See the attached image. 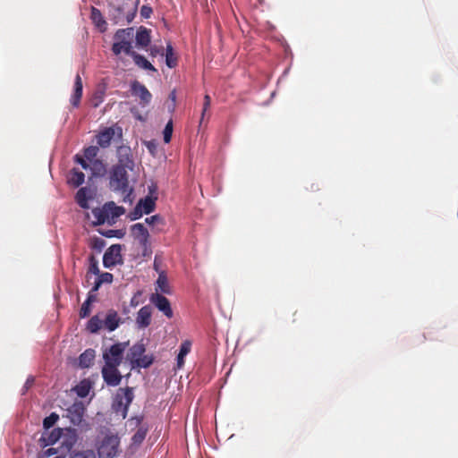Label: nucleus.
<instances>
[{
  "mask_svg": "<svg viewBox=\"0 0 458 458\" xmlns=\"http://www.w3.org/2000/svg\"><path fill=\"white\" fill-rule=\"evenodd\" d=\"M128 170L129 168L114 165L110 172V187L123 194L124 202L131 203L132 188L129 186Z\"/></svg>",
  "mask_w": 458,
  "mask_h": 458,
  "instance_id": "obj_1",
  "label": "nucleus"
},
{
  "mask_svg": "<svg viewBox=\"0 0 458 458\" xmlns=\"http://www.w3.org/2000/svg\"><path fill=\"white\" fill-rule=\"evenodd\" d=\"M140 0H136L134 3L130 4L124 3L122 5H111L109 7V19L115 25H125L131 23L138 12V5Z\"/></svg>",
  "mask_w": 458,
  "mask_h": 458,
  "instance_id": "obj_2",
  "label": "nucleus"
},
{
  "mask_svg": "<svg viewBox=\"0 0 458 458\" xmlns=\"http://www.w3.org/2000/svg\"><path fill=\"white\" fill-rule=\"evenodd\" d=\"M133 38L134 29L130 27L126 29H119L114 35V42L112 45L111 50L114 55H119L121 53H124L130 55L133 50Z\"/></svg>",
  "mask_w": 458,
  "mask_h": 458,
  "instance_id": "obj_3",
  "label": "nucleus"
},
{
  "mask_svg": "<svg viewBox=\"0 0 458 458\" xmlns=\"http://www.w3.org/2000/svg\"><path fill=\"white\" fill-rule=\"evenodd\" d=\"M146 347L142 342L133 344L128 351L126 359L130 361L132 369H147L154 361L152 354H146Z\"/></svg>",
  "mask_w": 458,
  "mask_h": 458,
  "instance_id": "obj_4",
  "label": "nucleus"
},
{
  "mask_svg": "<svg viewBox=\"0 0 458 458\" xmlns=\"http://www.w3.org/2000/svg\"><path fill=\"white\" fill-rule=\"evenodd\" d=\"M129 342L116 343L103 350L105 365L120 366Z\"/></svg>",
  "mask_w": 458,
  "mask_h": 458,
  "instance_id": "obj_5",
  "label": "nucleus"
},
{
  "mask_svg": "<svg viewBox=\"0 0 458 458\" xmlns=\"http://www.w3.org/2000/svg\"><path fill=\"white\" fill-rule=\"evenodd\" d=\"M132 400L133 393L131 388H119L114 400L113 408L116 412H122L123 418H125Z\"/></svg>",
  "mask_w": 458,
  "mask_h": 458,
  "instance_id": "obj_6",
  "label": "nucleus"
},
{
  "mask_svg": "<svg viewBox=\"0 0 458 458\" xmlns=\"http://www.w3.org/2000/svg\"><path fill=\"white\" fill-rule=\"evenodd\" d=\"M120 440L116 436H106L98 449L99 458H114L118 454Z\"/></svg>",
  "mask_w": 458,
  "mask_h": 458,
  "instance_id": "obj_7",
  "label": "nucleus"
},
{
  "mask_svg": "<svg viewBox=\"0 0 458 458\" xmlns=\"http://www.w3.org/2000/svg\"><path fill=\"white\" fill-rule=\"evenodd\" d=\"M74 161L80 164L84 170H90V178L103 177L106 174V165L101 159L88 163L81 155L77 154L74 156Z\"/></svg>",
  "mask_w": 458,
  "mask_h": 458,
  "instance_id": "obj_8",
  "label": "nucleus"
},
{
  "mask_svg": "<svg viewBox=\"0 0 458 458\" xmlns=\"http://www.w3.org/2000/svg\"><path fill=\"white\" fill-rule=\"evenodd\" d=\"M123 262L122 246L120 244L111 245L103 256V264L106 267H111Z\"/></svg>",
  "mask_w": 458,
  "mask_h": 458,
  "instance_id": "obj_9",
  "label": "nucleus"
},
{
  "mask_svg": "<svg viewBox=\"0 0 458 458\" xmlns=\"http://www.w3.org/2000/svg\"><path fill=\"white\" fill-rule=\"evenodd\" d=\"M131 232L134 239L139 242L144 252L147 251L150 247L149 233L144 225L141 223L132 225L131 226Z\"/></svg>",
  "mask_w": 458,
  "mask_h": 458,
  "instance_id": "obj_10",
  "label": "nucleus"
},
{
  "mask_svg": "<svg viewBox=\"0 0 458 458\" xmlns=\"http://www.w3.org/2000/svg\"><path fill=\"white\" fill-rule=\"evenodd\" d=\"M119 366L104 365L101 373L104 381L107 386H116L122 381V375L118 370Z\"/></svg>",
  "mask_w": 458,
  "mask_h": 458,
  "instance_id": "obj_11",
  "label": "nucleus"
},
{
  "mask_svg": "<svg viewBox=\"0 0 458 458\" xmlns=\"http://www.w3.org/2000/svg\"><path fill=\"white\" fill-rule=\"evenodd\" d=\"M131 94L140 98V104L142 106H148L152 99V95L147 87L138 81H134L131 85Z\"/></svg>",
  "mask_w": 458,
  "mask_h": 458,
  "instance_id": "obj_12",
  "label": "nucleus"
},
{
  "mask_svg": "<svg viewBox=\"0 0 458 458\" xmlns=\"http://www.w3.org/2000/svg\"><path fill=\"white\" fill-rule=\"evenodd\" d=\"M150 301L157 308L158 310L163 312V314L166 318H173L174 312L171 308L170 301H168V299L166 297H165L164 295H162L158 293H156L151 295Z\"/></svg>",
  "mask_w": 458,
  "mask_h": 458,
  "instance_id": "obj_13",
  "label": "nucleus"
},
{
  "mask_svg": "<svg viewBox=\"0 0 458 458\" xmlns=\"http://www.w3.org/2000/svg\"><path fill=\"white\" fill-rule=\"evenodd\" d=\"M118 162L115 165L129 168L132 171L134 167V161L131 154V149L127 146H120L117 148Z\"/></svg>",
  "mask_w": 458,
  "mask_h": 458,
  "instance_id": "obj_14",
  "label": "nucleus"
},
{
  "mask_svg": "<svg viewBox=\"0 0 458 458\" xmlns=\"http://www.w3.org/2000/svg\"><path fill=\"white\" fill-rule=\"evenodd\" d=\"M135 43L136 47L140 49L148 50V47L150 46L151 42V30L140 26L135 34Z\"/></svg>",
  "mask_w": 458,
  "mask_h": 458,
  "instance_id": "obj_15",
  "label": "nucleus"
},
{
  "mask_svg": "<svg viewBox=\"0 0 458 458\" xmlns=\"http://www.w3.org/2000/svg\"><path fill=\"white\" fill-rule=\"evenodd\" d=\"M123 323L122 318L118 312L113 309L108 310L104 318V328L112 332L114 331Z\"/></svg>",
  "mask_w": 458,
  "mask_h": 458,
  "instance_id": "obj_16",
  "label": "nucleus"
},
{
  "mask_svg": "<svg viewBox=\"0 0 458 458\" xmlns=\"http://www.w3.org/2000/svg\"><path fill=\"white\" fill-rule=\"evenodd\" d=\"M85 408L81 403H74L67 409V417L73 425H79L82 421Z\"/></svg>",
  "mask_w": 458,
  "mask_h": 458,
  "instance_id": "obj_17",
  "label": "nucleus"
},
{
  "mask_svg": "<svg viewBox=\"0 0 458 458\" xmlns=\"http://www.w3.org/2000/svg\"><path fill=\"white\" fill-rule=\"evenodd\" d=\"M94 198V191L89 187H82L81 188L76 195H75V200L77 204L84 209H87L89 208V200L92 199Z\"/></svg>",
  "mask_w": 458,
  "mask_h": 458,
  "instance_id": "obj_18",
  "label": "nucleus"
},
{
  "mask_svg": "<svg viewBox=\"0 0 458 458\" xmlns=\"http://www.w3.org/2000/svg\"><path fill=\"white\" fill-rule=\"evenodd\" d=\"M60 441L61 447H63L66 452H70L77 442V434L75 429L68 428H64Z\"/></svg>",
  "mask_w": 458,
  "mask_h": 458,
  "instance_id": "obj_19",
  "label": "nucleus"
},
{
  "mask_svg": "<svg viewBox=\"0 0 458 458\" xmlns=\"http://www.w3.org/2000/svg\"><path fill=\"white\" fill-rule=\"evenodd\" d=\"M115 131L113 127H106L97 134V143L99 147L106 148L110 146Z\"/></svg>",
  "mask_w": 458,
  "mask_h": 458,
  "instance_id": "obj_20",
  "label": "nucleus"
},
{
  "mask_svg": "<svg viewBox=\"0 0 458 458\" xmlns=\"http://www.w3.org/2000/svg\"><path fill=\"white\" fill-rule=\"evenodd\" d=\"M99 288H92V290L89 293L86 301L82 303L80 310V318H84L89 316L91 312V304L97 301V293L96 292Z\"/></svg>",
  "mask_w": 458,
  "mask_h": 458,
  "instance_id": "obj_21",
  "label": "nucleus"
},
{
  "mask_svg": "<svg viewBox=\"0 0 458 458\" xmlns=\"http://www.w3.org/2000/svg\"><path fill=\"white\" fill-rule=\"evenodd\" d=\"M151 322V308L149 306L142 307L137 313L136 324L140 328H146Z\"/></svg>",
  "mask_w": 458,
  "mask_h": 458,
  "instance_id": "obj_22",
  "label": "nucleus"
},
{
  "mask_svg": "<svg viewBox=\"0 0 458 458\" xmlns=\"http://www.w3.org/2000/svg\"><path fill=\"white\" fill-rule=\"evenodd\" d=\"M129 56L132 58L135 65H137L139 68L146 71H151L153 72H157V70L150 62H148L143 55L138 54L137 52H132Z\"/></svg>",
  "mask_w": 458,
  "mask_h": 458,
  "instance_id": "obj_23",
  "label": "nucleus"
},
{
  "mask_svg": "<svg viewBox=\"0 0 458 458\" xmlns=\"http://www.w3.org/2000/svg\"><path fill=\"white\" fill-rule=\"evenodd\" d=\"M82 81L80 74H77L74 80L73 94L71 97V104L77 107L80 105L82 97Z\"/></svg>",
  "mask_w": 458,
  "mask_h": 458,
  "instance_id": "obj_24",
  "label": "nucleus"
},
{
  "mask_svg": "<svg viewBox=\"0 0 458 458\" xmlns=\"http://www.w3.org/2000/svg\"><path fill=\"white\" fill-rule=\"evenodd\" d=\"M145 222L151 226L152 232L156 233L164 231L165 225V220L160 215H154L150 217H147Z\"/></svg>",
  "mask_w": 458,
  "mask_h": 458,
  "instance_id": "obj_25",
  "label": "nucleus"
},
{
  "mask_svg": "<svg viewBox=\"0 0 458 458\" xmlns=\"http://www.w3.org/2000/svg\"><path fill=\"white\" fill-rule=\"evenodd\" d=\"M102 328H104V318H101L99 314L91 317L86 326V329L91 334H97Z\"/></svg>",
  "mask_w": 458,
  "mask_h": 458,
  "instance_id": "obj_26",
  "label": "nucleus"
},
{
  "mask_svg": "<svg viewBox=\"0 0 458 458\" xmlns=\"http://www.w3.org/2000/svg\"><path fill=\"white\" fill-rule=\"evenodd\" d=\"M106 213L108 214L109 219L114 220L125 213V208L121 206H117L114 201L106 203Z\"/></svg>",
  "mask_w": 458,
  "mask_h": 458,
  "instance_id": "obj_27",
  "label": "nucleus"
},
{
  "mask_svg": "<svg viewBox=\"0 0 458 458\" xmlns=\"http://www.w3.org/2000/svg\"><path fill=\"white\" fill-rule=\"evenodd\" d=\"M91 20L93 23L102 31H106V22L102 15L100 10L96 7H91L90 13Z\"/></svg>",
  "mask_w": 458,
  "mask_h": 458,
  "instance_id": "obj_28",
  "label": "nucleus"
},
{
  "mask_svg": "<svg viewBox=\"0 0 458 458\" xmlns=\"http://www.w3.org/2000/svg\"><path fill=\"white\" fill-rule=\"evenodd\" d=\"M95 359V351L93 349L85 350L79 357V366L81 368H89Z\"/></svg>",
  "mask_w": 458,
  "mask_h": 458,
  "instance_id": "obj_29",
  "label": "nucleus"
},
{
  "mask_svg": "<svg viewBox=\"0 0 458 458\" xmlns=\"http://www.w3.org/2000/svg\"><path fill=\"white\" fill-rule=\"evenodd\" d=\"M64 428H54L47 437L43 436L42 440L45 442V445H55L57 441H60Z\"/></svg>",
  "mask_w": 458,
  "mask_h": 458,
  "instance_id": "obj_30",
  "label": "nucleus"
},
{
  "mask_svg": "<svg viewBox=\"0 0 458 458\" xmlns=\"http://www.w3.org/2000/svg\"><path fill=\"white\" fill-rule=\"evenodd\" d=\"M191 342L185 340L181 344L180 351L177 355V367L181 369L184 364L185 356L191 352Z\"/></svg>",
  "mask_w": 458,
  "mask_h": 458,
  "instance_id": "obj_31",
  "label": "nucleus"
},
{
  "mask_svg": "<svg viewBox=\"0 0 458 458\" xmlns=\"http://www.w3.org/2000/svg\"><path fill=\"white\" fill-rule=\"evenodd\" d=\"M156 198H151L149 196L145 197L144 199H140L138 202V205L142 208L143 214H150L155 210L156 208Z\"/></svg>",
  "mask_w": 458,
  "mask_h": 458,
  "instance_id": "obj_32",
  "label": "nucleus"
},
{
  "mask_svg": "<svg viewBox=\"0 0 458 458\" xmlns=\"http://www.w3.org/2000/svg\"><path fill=\"white\" fill-rule=\"evenodd\" d=\"M85 180L84 174L77 168H73L70 172L68 182L74 187L81 186Z\"/></svg>",
  "mask_w": 458,
  "mask_h": 458,
  "instance_id": "obj_33",
  "label": "nucleus"
},
{
  "mask_svg": "<svg viewBox=\"0 0 458 458\" xmlns=\"http://www.w3.org/2000/svg\"><path fill=\"white\" fill-rule=\"evenodd\" d=\"M99 152L98 146H89L83 149V156H81L88 163H90L97 158Z\"/></svg>",
  "mask_w": 458,
  "mask_h": 458,
  "instance_id": "obj_34",
  "label": "nucleus"
},
{
  "mask_svg": "<svg viewBox=\"0 0 458 458\" xmlns=\"http://www.w3.org/2000/svg\"><path fill=\"white\" fill-rule=\"evenodd\" d=\"M106 210L107 209H106V204L103 206L102 208L93 209L92 213H93L95 218L97 219L98 225H103L106 222H109L110 219L108 217V214L106 213Z\"/></svg>",
  "mask_w": 458,
  "mask_h": 458,
  "instance_id": "obj_35",
  "label": "nucleus"
},
{
  "mask_svg": "<svg viewBox=\"0 0 458 458\" xmlns=\"http://www.w3.org/2000/svg\"><path fill=\"white\" fill-rule=\"evenodd\" d=\"M165 50V64L169 68H174L177 65V57L172 45L168 44Z\"/></svg>",
  "mask_w": 458,
  "mask_h": 458,
  "instance_id": "obj_36",
  "label": "nucleus"
},
{
  "mask_svg": "<svg viewBox=\"0 0 458 458\" xmlns=\"http://www.w3.org/2000/svg\"><path fill=\"white\" fill-rule=\"evenodd\" d=\"M113 281V275L111 273H100L94 278V286H100L102 284H111Z\"/></svg>",
  "mask_w": 458,
  "mask_h": 458,
  "instance_id": "obj_37",
  "label": "nucleus"
},
{
  "mask_svg": "<svg viewBox=\"0 0 458 458\" xmlns=\"http://www.w3.org/2000/svg\"><path fill=\"white\" fill-rule=\"evenodd\" d=\"M90 387L89 382L83 380L75 387V390L80 397L84 398L89 394Z\"/></svg>",
  "mask_w": 458,
  "mask_h": 458,
  "instance_id": "obj_38",
  "label": "nucleus"
},
{
  "mask_svg": "<svg viewBox=\"0 0 458 458\" xmlns=\"http://www.w3.org/2000/svg\"><path fill=\"white\" fill-rule=\"evenodd\" d=\"M99 268L98 266V262L94 259L93 257L90 259V264L87 272V279L89 281L92 276L96 278L99 274Z\"/></svg>",
  "mask_w": 458,
  "mask_h": 458,
  "instance_id": "obj_39",
  "label": "nucleus"
},
{
  "mask_svg": "<svg viewBox=\"0 0 458 458\" xmlns=\"http://www.w3.org/2000/svg\"><path fill=\"white\" fill-rule=\"evenodd\" d=\"M59 420V415L55 412H52L49 416L46 417L43 420V427L45 429H48L53 427Z\"/></svg>",
  "mask_w": 458,
  "mask_h": 458,
  "instance_id": "obj_40",
  "label": "nucleus"
},
{
  "mask_svg": "<svg viewBox=\"0 0 458 458\" xmlns=\"http://www.w3.org/2000/svg\"><path fill=\"white\" fill-rule=\"evenodd\" d=\"M147 431L143 428H139L131 437V441L134 445H140L146 437Z\"/></svg>",
  "mask_w": 458,
  "mask_h": 458,
  "instance_id": "obj_41",
  "label": "nucleus"
},
{
  "mask_svg": "<svg viewBox=\"0 0 458 458\" xmlns=\"http://www.w3.org/2000/svg\"><path fill=\"white\" fill-rule=\"evenodd\" d=\"M172 134H173V121L170 120L165 129H164V131H163V136H164V141L165 143H169L171 141V139H172Z\"/></svg>",
  "mask_w": 458,
  "mask_h": 458,
  "instance_id": "obj_42",
  "label": "nucleus"
},
{
  "mask_svg": "<svg viewBox=\"0 0 458 458\" xmlns=\"http://www.w3.org/2000/svg\"><path fill=\"white\" fill-rule=\"evenodd\" d=\"M106 246V242L102 238L99 237H94L91 239L90 247L93 250H96L98 251H101L104 247Z\"/></svg>",
  "mask_w": 458,
  "mask_h": 458,
  "instance_id": "obj_43",
  "label": "nucleus"
},
{
  "mask_svg": "<svg viewBox=\"0 0 458 458\" xmlns=\"http://www.w3.org/2000/svg\"><path fill=\"white\" fill-rule=\"evenodd\" d=\"M73 458H96V454L93 450L89 449L76 452Z\"/></svg>",
  "mask_w": 458,
  "mask_h": 458,
  "instance_id": "obj_44",
  "label": "nucleus"
},
{
  "mask_svg": "<svg viewBox=\"0 0 458 458\" xmlns=\"http://www.w3.org/2000/svg\"><path fill=\"white\" fill-rule=\"evenodd\" d=\"M142 215H143L142 208H140V207L137 204L136 207L134 208V209L130 212L128 216L131 220L134 221V220L140 218L142 216Z\"/></svg>",
  "mask_w": 458,
  "mask_h": 458,
  "instance_id": "obj_45",
  "label": "nucleus"
},
{
  "mask_svg": "<svg viewBox=\"0 0 458 458\" xmlns=\"http://www.w3.org/2000/svg\"><path fill=\"white\" fill-rule=\"evenodd\" d=\"M147 51H149V55L151 57H156L158 55H163V47H157V46H150L149 48H148Z\"/></svg>",
  "mask_w": 458,
  "mask_h": 458,
  "instance_id": "obj_46",
  "label": "nucleus"
},
{
  "mask_svg": "<svg viewBox=\"0 0 458 458\" xmlns=\"http://www.w3.org/2000/svg\"><path fill=\"white\" fill-rule=\"evenodd\" d=\"M153 10L148 5H143L140 9V16L144 19H148L151 16Z\"/></svg>",
  "mask_w": 458,
  "mask_h": 458,
  "instance_id": "obj_47",
  "label": "nucleus"
},
{
  "mask_svg": "<svg viewBox=\"0 0 458 458\" xmlns=\"http://www.w3.org/2000/svg\"><path fill=\"white\" fill-rule=\"evenodd\" d=\"M211 104V98L208 95H205L204 97V103H203V110H202V116L204 115L205 112L209 108Z\"/></svg>",
  "mask_w": 458,
  "mask_h": 458,
  "instance_id": "obj_48",
  "label": "nucleus"
},
{
  "mask_svg": "<svg viewBox=\"0 0 458 458\" xmlns=\"http://www.w3.org/2000/svg\"><path fill=\"white\" fill-rule=\"evenodd\" d=\"M156 284H157V286H166V284H167L166 276L164 274H160Z\"/></svg>",
  "mask_w": 458,
  "mask_h": 458,
  "instance_id": "obj_49",
  "label": "nucleus"
},
{
  "mask_svg": "<svg viewBox=\"0 0 458 458\" xmlns=\"http://www.w3.org/2000/svg\"><path fill=\"white\" fill-rule=\"evenodd\" d=\"M58 453V449L57 448H54V447H50L48 449H47L45 452H44V455L46 457H50L52 455H55Z\"/></svg>",
  "mask_w": 458,
  "mask_h": 458,
  "instance_id": "obj_50",
  "label": "nucleus"
},
{
  "mask_svg": "<svg viewBox=\"0 0 458 458\" xmlns=\"http://www.w3.org/2000/svg\"><path fill=\"white\" fill-rule=\"evenodd\" d=\"M115 232L116 231H114V230H108L106 232H100V233L106 237H114V236H115V234H114Z\"/></svg>",
  "mask_w": 458,
  "mask_h": 458,
  "instance_id": "obj_51",
  "label": "nucleus"
},
{
  "mask_svg": "<svg viewBox=\"0 0 458 458\" xmlns=\"http://www.w3.org/2000/svg\"><path fill=\"white\" fill-rule=\"evenodd\" d=\"M169 98L173 101V102H175V99H176V93L174 90H173L170 95H169Z\"/></svg>",
  "mask_w": 458,
  "mask_h": 458,
  "instance_id": "obj_52",
  "label": "nucleus"
},
{
  "mask_svg": "<svg viewBox=\"0 0 458 458\" xmlns=\"http://www.w3.org/2000/svg\"><path fill=\"white\" fill-rule=\"evenodd\" d=\"M162 290L163 293H171V291H170V288H164V287H161L160 288Z\"/></svg>",
  "mask_w": 458,
  "mask_h": 458,
  "instance_id": "obj_53",
  "label": "nucleus"
},
{
  "mask_svg": "<svg viewBox=\"0 0 458 458\" xmlns=\"http://www.w3.org/2000/svg\"><path fill=\"white\" fill-rule=\"evenodd\" d=\"M155 190H156V186H153V188L149 187V193H152L153 191H155Z\"/></svg>",
  "mask_w": 458,
  "mask_h": 458,
  "instance_id": "obj_54",
  "label": "nucleus"
},
{
  "mask_svg": "<svg viewBox=\"0 0 458 458\" xmlns=\"http://www.w3.org/2000/svg\"><path fill=\"white\" fill-rule=\"evenodd\" d=\"M55 458H65V455H64V454L57 455V456H55Z\"/></svg>",
  "mask_w": 458,
  "mask_h": 458,
  "instance_id": "obj_55",
  "label": "nucleus"
}]
</instances>
